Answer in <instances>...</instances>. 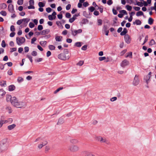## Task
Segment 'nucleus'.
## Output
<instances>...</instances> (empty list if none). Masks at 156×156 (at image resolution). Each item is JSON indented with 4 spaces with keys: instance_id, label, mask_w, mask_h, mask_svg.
Masks as SVG:
<instances>
[{
    "instance_id": "1",
    "label": "nucleus",
    "mask_w": 156,
    "mask_h": 156,
    "mask_svg": "<svg viewBox=\"0 0 156 156\" xmlns=\"http://www.w3.org/2000/svg\"><path fill=\"white\" fill-rule=\"evenodd\" d=\"M12 104L14 107L18 108H21L26 105L25 102L19 101L15 97H13Z\"/></svg>"
},
{
    "instance_id": "2",
    "label": "nucleus",
    "mask_w": 156,
    "mask_h": 156,
    "mask_svg": "<svg viewBox=\"0 0 156 156\" xmlns=\"http://www.w3.org/2000/svg\"><path fill=\"white\" fill-rule=\"evenodd\" d=\"M40 142H41L37 145V148L38 150L41 149L48 143V142L46 140H43V139L40 137L37 138L34 140L35 143H38Z\"/></svg>"
},
{
    "instance_id": "3",
    "label": "nucleus",
    "mask_w": 156,
    "mask_h": 156,
    "mask_svg": "<svg viewBox=\"0 0 156 156\" xmlns=\"http://www.w3.org/2000/svg\"><path fill=\"white\" fill-rule=\"evenodd\" d=\"M7 139H3L0 141V153H4L7 150Z\"/></svg>"
},
{
    "instance_id": "4",
    "label": "nucleus",
    "mask_w": 156,
    "mask_h": 156,
    "mask_svg": "<svg viewBox=\"0 0 156 156\" xmlns=\"http://www.w3.org/2000/svg\"><path fill=\"white\" fill-rule=\"evenodd\" d=\"M58 57L59 59L63 60H68L70 57L67 51V53L59 54L58 55Z\"/></svg>"
},
{
    "instance_id": "5",
    "label": "nucleus",
    "mask_w": 156,
    "mask_h": 156,
    "mask_svg": "<svg viewBox=\"0 0 156 156\" xmlns=\"http://www.w3.org/2000/svg\"><path fill=\"white\" fill-rule=\"evenodd\" d=\"M16 42L17 44L19 46H21L25 42V39L22 37H17L16 38Z\"/></svg>"
},
{
    "instance_id": "6",
    "label": "nucleus",
    "mask_w": 156,
    "mask_h": 156,
    "mask_svg": "<svg viewBox=\"0 0 156 156\" xmlns=\"http://www.w3.org/2000/svg\"><path fill=\"white\" fill-rule=\"evenodd\" d=\"M79 149V147L78 146L75 145H73L69 147V150L70 151L73 152H77Z\"/></svg>"
},
{
    "instance_id": "7",
    "label": "nucleus",
    "mask_w": 156,
    "mask_h": 156,
    "mask_svg": "<svg viewBox=\"0 0 156 156\" xmlns=\"http://www.w3.org/2000/svg\"><path fill=\"white\" fill-rule=\"evenodd\" d=\"M140 82L138 76L135 75L132 82V84L133 86H136L138 85Z\"/></svg>"
},
{
    "instance_id": "8",
    "label": "nucleus",
    "mask_w": 156,
    "mask_h": 156,
    "mask_svg": "<svg viewBox=\"0 0 156 156\" xmlns=\"http://www.w3.org/2000/svg\"><path fill=\"white\" fill-rule=\"evenodd\" d=\"M129 62L126 59L123 60L121 63V66L122 67H124L126 66H128L129 65Z\"/></svg>"
},
{
    "instance_id": "9",
    "label": "nucleus",
    "mask_w": 156,
    "mask_h": 156,
    "mask_svg": "<svg viewBox=\"0 0 156 156\" xmlns=\"http://www.w3.org/2000/svg\"><path fill=\"white\" fill-rule=\"evenodd\" d=\"M124 39L126 42L129 44L130 43L131 38L130 36L128 34H126L124 36Z\"/></svg>"
},
{
    "instance_id": "10",
    "label": "nucleus",
    "mask_w": 156,
    "mask_h": 156,
    "mask_svg": "<svg viewBox=\"0 0 156 156\" xmlns=\"http://www.w3.org/2000/svg\"><path fill=\"white\" fill-rule=\"evenodd\" d=\"M82 30L80 29L78 30H72V34L73 36L76 35L77 34L81 33L82 32Z\"/></svg>"
},
{
    "instance_id": "11",
    "label": "nucleus",
    "mask_w": 156,
    "mask_h": 156,
    "mask_svg": "<svg viewBox=\"0 0 156 156\" xmlns=\"http://www.w3.org/2000/svg\"><path fill=\"white\" fill-rule=\"evenodd\" d=\"M151 73H152L151 72H149L148 74L146 76V78L145 79L146 82L147 84H148L150 81V79L151 77Z\"/></svg>"
},
{
    "instance_id": "12",
    "label": "nucleus",
    "mask_w": 156,
    "mask_h": 156,
    "mask_svg": "<svg viewBox=\"0 0 156 156\" xmlns=\"http://www.w3.org/2000/svg\"><path fill=\"white\" fill-rule=\"evenodd\" d=\"M8 9L9 11L12 13H13L15 11L14 9L13 6L12 4H9L8 7Z\"/></svg>"
},
{
    "instance_id": "13",
    "label": "nucleus",
    "mask_w": 156,
    "mask_h": 156,
    "mask_svg": "<svg viewBox=\"0 0 156 156\" xmlns=\"http://www.w3.org/2000/svg\"><path fill=\"white\" fill-rule=\"evenodd\" d=\"M13 97H12L10 95H7L6 96V100L7 101H10L12 103V98Z\"/></svg>"
},
{
    "instance_id": "14",
    "label": "nucleus",
    "mask_w": 156,
    "mask_h": 156,
    "mask_svg": "<svg viewBox=\"0 0 156 156\" xmlns=\"http://www.w3.org/2000/svg\"><path fill=\"white\" fill-rule=\"evenodd\" d=\"M50 32V30L49 29H46L42 30L41 32V34L43 35H44L46 34H48Z\"/></svg>"
},
{
    "instance_id": "15",
    "label": "nucleus",
    "mask_w": 156,
    "mask_h": 156,
    "mask_svg": "<svg viewBox=\"0 0 156 156\" xmlns=\"http://www.w3.org/2000/svg\"><path fill=\"white\" fill-rule=\"evenodd\" d=\"M16 126V125L15 124H13L8 126L7 128L9 130H11L14 129Z\"/></svg>"
},
{
    "instance_id": "16",
    "label": "nucleus",
    "mask_w": 156,
    "mask_h": 156,
    "mask_svg": "<svg viewBox=\"0 0 156 156\" xmlns=\"http://www.w3.org/2000/svg\"><path fill=\"white\" fill-rule=\"evenodd\" d=\"M0 85L2 87H5L6 86V82L5 80H1L0 82Z\"/></svg>"
},
{
    "instance_id": "17",
    "label": "nucleus",
    "mask_w": 156,
    "mask_h": 156,
    "mask_svg": "<svg viewBox=\"0 0 156 156\" xmlns=\"http://www.w3.org/2000/svg\"><path fill=\"white\" fill-rule=\"evenodd\" d=\"M78 16V15L75 14L73 16L72 18L69 19V22L71 23H73L75 20L76 17Z\"/></svg>"
},
{
    "instance_id": "18",
    "label": "nucleus",
    "mask_w": 156,
    "mask_h": 156,
    "mask_svg": "<svg viewBox=\"0 0 156 156\" xmlns=\"http://www.w3.org/2000/svg\"><path fill=\"white\" fill-rule=\"evenodd\" d=\"M135 14V12H131L130 13H129L130 15V17L128 19V21L129 22H131L133 19L132 16L133 15Z\"/></svg>"
},
{
    "instance_id": "19",
    "label": "nucleus",
    "mask_w": 156,
    "mask_h": 156,
    "mask_svg": "<svg viewBox=\"0 0 156 156\" xmlns=\"http://www.w3.org/2000/svg\"><path fill=\"white\" fill-rule=\"evenodd\" d=\"M8 89L9 91H12L15 89V87L13 85H11L9 86Z\"/></svg>"
},
{
    "instance_id": "20",
    "label": "nucleus",
    "mask_w": 156,
    "mask_h": 156,
    "mask_svg": "<svg viewBox=\"0 0 156 156\" xmlns=\"http://www.w3.org/2000/svg\"><path fill=\"white\" fill-rule=\"evenodd\" d=\"M62 37L61 36H57L55 37V39L57 41H61Z\"/></svg>"
},
{
    "instance_id": "21",
    "label": "nucleus",
    "mask_w": 156,
    "mask_h": 156,
    "mask_svg": "<svg viewBox=\"0 0 156 156\" xmlns=\"http://www.w3.org/2000/svg\"><path fill=\"white\" fill-rule=\"evenodd\" d=\"M127 30L126 28L123 29V30L121 33L120 35L122 36L125 35V34L127 33Z\"/></svg>"
},
{
    "instance_id": "22",
    "label": "nucleus",
    "mask_w": 156,
    "mask_h": 156,
    "mask_svg": "<svg viewBox=\"0 0 156 156\" xmlns=\"http://www.w3.org/2000/svg\"><path fill=\"white\" fill-rule=\"evenodd\" d=\"M6 94V92L3 89H0V97H2Z\"/></svg>"
},
{
    "instance_id": "23",
    "label": "nucleus",
    "mask_w": 156,
    "mask_h": 156,
    "mask_svg": "<svg viewBox=\"0 0 156 156\" xmlns=\"http://www.w3.org/2000/svg\"><path fill=\"white\" fill-rule=\"evenodd\" d=\"M8 122V121L6 120H1L0 121V128L2 127L3 124L6 123Z\"/></svg>"
},
{
    "instance_id": "24",
    "label": "nucleus",
    "mask_w": 156,
    "mask_h": 156,
    "mask_svg": "<svg viewBox=\"0 0 156 156\" xmlns=\"http://www.w3.org/2000/svg\"><path fill=\"white\" fill-rule=\"evenodd\" d=\"M99 141L101 143H104L107 142V140L105 137L101 136Z\"/></svg>"
},
{
    "instance_id": "25",
    "label": "nucleus",
    "mask_w": 156,
    "mask_h": 156,
    "mask_svg": "<svg viewBox=\"0 0 156 156\" xmlns=\"http://www.w3.org/2000/svg\"><path fill=\"white\" fill-rule=\"evenodd\" d=\"M30 19L29 18H24L23 19V22L24 24H27V23L30 21Z\"/></svg>"
},
{
    "instance_id": "26",
    "label": "nucleus",
    "mask_w": 156,
    "mask_h": 156,
    "mask_svg": "<svg viewBox=\"0 0 156 156\" xmlns=\"http://www.w3.org/2000/svg\"><path fill=\"white\" fill-rule=\"evenodd\" d=\"M133 24H136L137 25H140L141 24V21L139 20H136L135 22H133Z\"/></svg>"
},
{
    "instance_id": "27",
    "label": "nucleus",
    "mask_w": 156,
    "mask_h": 156,
    "mask_svg": "<svg viewBox=\"0 0 156 156\" xmlns=\"http://www.w3.org/2000/svg\"><path fill=\"white\" fill-rule=\"evenodd\" d=\"M40 44L43 47H45L47 44L46 41H41L40 42Z\"/></svg>"
},
{
    "instance_id": "28",
    "label": "nucleus",
    "mask_w": 156,
    "mask_h": 156,
    "mask_svg": "<svg viewBox=\"0 0 156 156\" xmlns=\"http://www.w3.org/2000/svg\"><path fill=\"white\" fill-rule=\"evenodd\" d=\"M84 63V61L82 60L80 61L76 65L78 66H81Z\"/></svg>"
},
{
    "instance_id": "29",
    "label": "nucleus",
    "mask_w": 156,
    "mask_h": 156,
    "mask_svg": "<svg viewBox=\"0 0 156 156\" xmlns=\"http://www.w3.org/2000/svg\"><path fill=\"white\" fill-rule=\"evenodd\" d=\"M49 49L51 50H55V47L53 45H49L48 46Z\"/></svg>"
},
{
    "instance_id": "30",
    "label": "nucleus",
    "mask_w": 156,
    "mask_h": 156,
    "mask_svg": "<svg viewBox=\"0 0 156 156\" xmlns=\"http://www.w3.org/2000/svg\"><path fill=\"white\" fill-rule=\"evenodd\" d=\"M82 45L81 42H77L75 43L74 46L77 47H80Z\"/></svg>"
},
{
    "instance_id": "31",
    "label": "nucleus",
    "mask_w": 156,
    "mask_h": 156,
    "mask_svg": "<svg viewBox=\"0 0 156 156\" xmlns=\"http://www.w3.org/2000/svg\"><path fill=\"white\" fill-rule=\"evenodd\" d=\"M154 20L151 18H149L148 20V23L150 25L153 23Z\"/></svg>"
},
{
    "instance_id": "32",
    "label": "nucleus",
    "mask_w": 156,
    "mask_h": 156,
    "mask_svg": "<svg viewBox=\"0 0 156 156\" xmlns=\"http://www.w3.org/2000/svg\"><path fill=\"white\" fill-rule=\"evenodd\" d=\"M136 16H143L144 15V13L143 12L141 11H139L136 13Z\"/></svg>"
},
{
    "instance_id": "33",
    "label": "nucleus",
    "mask_w": 156,
    "mask_h": 156,
    "mask_svg": "<svg viewBox=\"0 0 156 156\" xmlns=\"http://www.w3.org/2000/svg\"><path fill=\"white\" fill-rule=\"evenodd\" d=\"M38 5L40 7H43L44 6L45 4V3H43L42 2H39L38 3Z\"/></svg>"
},
{
    "instance_id": "34",
    "label": "nucleus",
    "mask_w": 156,
    "mask_h": 156,
    "mask_svg": "<svg viewBox=\"0 0 156 156\" xmlns=\"http://www.w3.org/2000/svg\"><path fill=\"white\" fill-rule=\"evenodd\" d=\"M150 9L151 10H154L156 11L155 13H156V2L154 3V6L151 7Z\"/></svg>"
},
{
    "instance_id": "35",
    "label": "nucleus",
    "mask_w": 156,
    "mask_h": 156,
    "mask_svg": "<svg viewBox=\"0 0 156 156\" xmlns=\"http://www.w3.org/2000/svg\"><path fill=\"white\" fill-rule=\"evenodd\" d=\"M64 122V119L63 118H60L58 121V124H61L63 123Z\"/></svg>"
},
{
    "instance_id": "36",
    "label": "nucleus",
    "mask_w": 156,
    "mask_h": 156,
    "mask_svg": "<svg viewBox=\"0 0 156 156\" xmlns=\"http://www.w3.org/2000/svg\"><path fill=\"white\" fill-rule=\"evenodd\" d=\"M106 58L105 56L103 57H100L98 58V60L99 61H101L104 60H106Z\"/></svg>"
},
{
    "instance_id": "37",
    "label": "nucleus",
    "mask_w": 156,
    "mask_h": 156,
    "mask_svg": "<svg viewBox=\"0 0 156 156\" xmlns=\"http://www.w3.org/2000/svg\"><path fill=\"white\" fill-rule=\"evenodd\" d=\"M126 8L127 10L129 11H131L132 9V6L128 5H126Z\"/></svg>"
},
{
    "instance_id": "38",
    "label": "nucleus",
    "mask_w": 156,
    "mask_h": 156,
    "mask_svg": "<svg viewBox=\"0 0 156 156\" xmlns=\"http://www.w3.org/2000/svg\"><path fill=\"white\" fill-rule=\"evenodd\" d=\"M17 80L18 82L20 83L23 81V79L21 77L19 76L18 77Z\"/></svg>"
},
{
    "instance_id": "39",
    "label": "nucleus",
    "mask_w": 156,
    "mask_h": 156,
    "mask_svg": "<svg viewBox=\"0 0 156 156\" xmlns=\"http://www.w3.org/2000/svg\"><path fill=\"white\" fill-rule=\"evenodd\" d=\"M155 42L153 39H152L149 43V44L150 45L152 46L155 44Z\"/></svg>"
},
{
    "instance_id": "40",
    "label": "nucleus",
    "mask_w": 156,
    "mask_h": 156,
    "mask_svg": "<svg viewBox=\"0 0 156 156\" xmlns=\"http://www.w3.org/2000/svg\"><path fill=\"white\" fill-rule=\"evenodd\" d=\"M62 87H60L58 88L56 90L54 91V93L55 94H56L60 90H62L63 89Z\"/></svg>"
},
{
    "instance_id": "41",
    "label": "nucleus",
    "mask_w": 156,
    "mask_h": 156,
    "mask_svg": "<svg viewBox=\"0 0 156 156\" xmlns=\"http://www.w3.org/2000/svg\"><path fill=\"white\" fill-rule=\"evenodd\" d=\"M132 52H129L127 54V55L126 56V57H129L130 58H132Z\"/></svg>"
},
{
    "instance_id": "42",
    "label": "nucleus",
    "mask_w": 156,
    "mask_h": 156,
    "mask_svg": "<svg viewBox=\"0 0 156 156\" xmlns=\"http://www.w3.org/2000/svg\"><path fill=\"white\" fill-rule=\"evenodd\" d=\"M148 36L147 35H146L145 38L143 42V43L142 44V45H144V44L147 41L148 39Z\"/></svg>"
},
{
    "instance_id": "43",
    "label": "nucleus",
    "mask_w": 156,
    "mask_h": 156,
    "mask_svg": "<svg viewBox=\"0 0 156 156\" xmlns=\"http://www.w3.org/2000/svg\"><path fill=\"white\" fill-rule=\"evenodd\" d=\"M50 147L49 146H46L45 147V151L46 152L50 150Z\"/></svg>"
},
{
    "instance_id": "44",
    "label": "nucleus",
    "mask_w": 156,
    "mask_h": 156,
    "mask_svg": "<svg viewBox=\"0 0 156 156\" xmlns=\"http://www.w3.org/2000/svg\"><path fill=\"white\" fill-rule=\"evenodd\" d=\"M23 0H18L17 2V4L19 5H22L23 3Z\"/></svg>"
},
{
    "instance_id": "45",
    "label": "nucleus",
    "mask_w": 156,
    "mask_h": 156,
    "mask_svg": "<svg viewBox=\"0 0 156 156\" xmlns=\"http://www.w3.org/2000/svg\"><path fill=\"white\" fill-rule=\"evenodd\" d=\"M23 22V19L19 20L17 21L16 22V23L18 25H20Z\"/></svg>"
},
{
    "instance_id": "46",
    "label": "nucleus",
    "mask_w": 156,
    "mask_h": 156,
    "mask_svg": "<svg viewBox=\"0 0 156 156\" xmlns=\"http://www.w3.org/2000/svg\"><path fill=\"white\" fill-rule=\"evenodd\" d=\"M48 19L50 20H52L55 18H54V17L51 15H49L48 16Z\"/></svg>"
},
{
    "instance_id": "47",
    "label": "nucleus",
    "mask_w": 156,
    "mask_h": 156,
    "mask_svg": "<svg viewBox=\"0 0 156 156\" xmlns=\"http://www.w3.org/2000/svg\"><path fill=\"white\" fill-rule=\"evenodd\" d=\"M10 30L11 31H14L15 30L14 26L13 25L11 26L10 27Z\"/></svg>"
},
{
    "instance_id": "48",
    "label": "nucleus",
    "mask_w": 156,
    "mask_h": 156,
    "mask_svg": "<svg viewBox=\"0 0 156 156\" xmlns=\"http://www.w3.org/2000/svg\"><path fill=\"white\" fill-rule=\"evenodd\" d=\"M29 27L30 28H32L34 27V24L32 22H30L29 24Z\"/></svg>"
},
{
    "instance_id": "49",
    "label": "nucleus",
    "mask_w": 156,
    "mask_h": 156,
    "mask_svg": "<svg viewBox=\"0 0 156 156\" xmlns=\"http://www.w3.org/2000/svg\"><path fill=\"white\" fill-rule=\"evenodd\" d=\"M31 55L33 56H36L37 55V53L35 51H33L31 53Z\"/></svg>"
},
{
    "instance_id": "50",
    "label": "nucleus",
    "mask_w": 156,
    "mask_h": 156,
    "mask_svg": "<svg viewBox=\"0 0 156 156\" xmlns=\"http://www.w3.org/2000/svg\"><path fill=\"white\" fill-rule=\"evenodd\" d=\"M27 57L29 59L30 61L31 62H33V60H32V57L30 55H27Z\"/></svg>"
},
{
    "instance_id": "51",
    "label": "nucleus",
    "mask_w": 156,
    "mask_h": 156,
    "mask_svg": "<svg viewBox=\"0 0 156 156\" xmlns=\"http://www.w3.org/2000/svg\"><path fill=\"white\" fill-rule=\"evenodd\" d=\"M87 45L83 46L81 48V49L83 51L86 50L87 48Z\"/></svg>"
},
{
    "instance_id": "52",
    "label": "nucleus",
    "mask_w": 156,
    "mask_h": 156,
    "mask_svg": "<svg viewBox=\"0 0 156 156\" xmlns=\"http://www.w3.org/2000/svg\"><path fill=\"white\" fill-rule=\"evenodd\" d=\"M88 9L91 12H93L95 9V8L93 6H91L88 8Z\"/></svg>"
},
{
    "instance_id": "53",
    "label": "nucleus",
    "mask_w": 156,
    "mask_h": 156,
    "mask_svg": "<svg viewBox=\"0 0 156 156\" xmlns=\"http://www.w3.org/2000/svg\"><path fill=\"white\" fill-rule=\"evenodd\" d=\"M1 6L2 9H5L6 8L7 5L3 3L1 5Z\"/></svg>"
},
{
    "instance_id": "54",
    "label": "nucleus",
    "mask_w": 156,
    "mask_h": 156,
    "mask_svg": "<svg viewBox=\"0 0 156 156\" xmlns=\"http://www.w3.org/2000/svg\"><path fill=\"white\" fill-rule=\"evenodd\" d=\"M43 29V27L42 25H39L38 26L37 29L39 30H42Z\"/></svg>"
},
{
    "instance_id": "55",
    "label": "nucleus",
    "mask_w": 156,
    "mask_h": 156,
    "mask_svg": "<svg viewBox=\"0 0 156 156\" xmlns=\"http://www.w3.org/2000/svg\"><path fill=\"white\" fill-rule=\"evenodd\" d=\"M25 52L27 53L29 51V48L28 47L26 46L24 47V48Z\"/></svg>"
},
{
    "instance_id": "56",
    "label": "nucleus",
    "mask_w": 156,
    "mask_h": 156,
    "mask_svg": "<svg viewBox=\"0 0 156 156\" xmlns=\"http://www.w3.org/2000/svg\"><path fill=\"white\" fill-rule=\"evenodd\" d=\"M119 12L120 13H122V14L123 13L126 15L127 14V13L126 11L124 10H121Z\"/></svg>"
},
{
    "instance_id": "57",
    "label": "nucleus",
    "mask_w": 156,
    "mask_h": 156,
    "mask_svg": "<svg viewBox=\"0 0 156 156\" xmlns=\"http://www.w3.org/2000/svg\"><path fill=\"white\" fill-rule=\"evenodd\" d=\"M36 40H37V39L36 37H33L31 39V44H34V42L35 41H36Z\"/></svg>"
},
{
    "instance_id": "58",
    "label": "nucleus",
    "mask_w": 156,
    "mask_h": 156,
    "mask_svg": "<svg viewBox=\"0 0 156 156\" xmlns=\"http://www.w3.org/2000/svg\"><path fill=\"white\" fill-rule=\"evenodd\" d=\"M32 77L30 76H27L26 78V79L28 81L31 80L32 79Z\"/></svg>"
},
{
    "instance_id": "59",
    "label": "nucleus",
    "mask_w": 156,
    "mask_h": 156,
    "mask_svg": "<svg viewBox=\"0 0 156 156\" xmlns=\"http://www.w3.org/2000/svg\"><path fill=\"white\" fill-rule=\"evenodd\" d=\"M8 74L10 76H11L12 74V72L11 69H9L7 72Z\"/></svg>"
},
{
    "instance_id": "60",
    "label": "nucleus",
    "mask_w": 156,
    "mask_h": 156,
    "mask_svg": "<svg viewBox=\"0 0 156 156\" xmlns=\"http://www.w3.org/2000/svg\"><path fill=\"white\" fill-rule=\"evenodd\" d=\"M1 45L2 47L4 48L5 47V46H6L5 43V41L3 40L2 41Z\"/></svg>"
},
{
    "instance_id": "61",
    "label": "nucleus",
    "mask_w": 156,
    "mask_h": 156,
    "mask_svg": "<svg viewBox=\"0 0 156 156\" xmlns=\"http://www.w3.org/2000/svg\"><path fill=\"white\" fill-rule=\"evenodd\" d=\"M43 60V58H37L36 60V61L37 62H41Z\"/></svg>"
},
{
    "instance_id": "62",
    "label": "nucleus",
    "mask_w": 156,
    "mask_h": 156,
    "mask_svg": "<svg viewBox=\"0 0 156 156\" xmlns=\"http://www.w3.org/2000/svg\"><path fill=\"white\" fill-rule=\"evenodd\" d=\"M101 137V136H96L95 139L99 141Z\"/></svg>"
},
{
    "instance_id": "63",
    "label": "nucleus",
    "mask_w": 156,
    "mask_h": 156,
    "mask_svg": "<svg viewBox=\"0 0 156 156\" xmlns=\"http://www.w3.org/2000/svg\"><path fill=\"white\" fill-rule=\"evenodd\" d=\"M0 13L3 16H5L6 15V12L5 11H2L0 12Z\"/></svg>"
},
{
    "instance_id": "64",
    "label": "nucleus",
    "mask_w": 156,
    "mask_h": 156,
    "mask_svg": "<svg viewBox=\"0 0 156 156\" xmlns=\"http://www.w3.org/2000/svg\"><path fill=\"white\" fill-rule=\"evenodd\" d=\"M85 156H95L91 153H89L87 154Z\"/></svg>"
}]
</instances>
